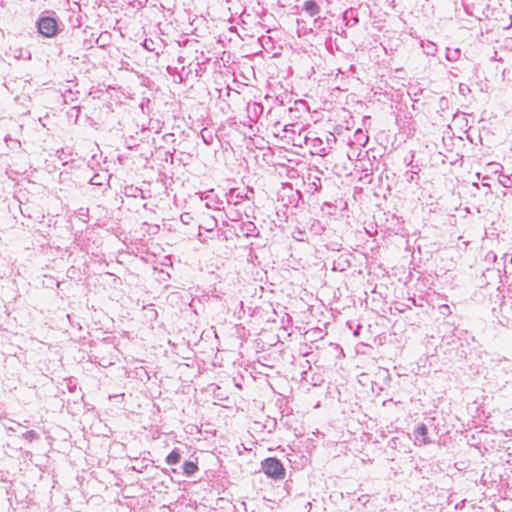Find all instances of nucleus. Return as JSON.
Wrapping results in <instances>:
<instances>
[{"label": "nucleus", "instance_id": "5", "mask_svg": "<svg viewBox=\"0 0 512 512\" xmlns=\"http://www.w3.org/2000/svg\"><path fill=\"white\" fill-rule=\"evenodd\" d=\"M417 433L419 435H421L424 439H423V443L424 444H427L429 443V441L426 439V436H427V433H428V430H427V427L425 425H421L417 428Z\"/></svg>", "mask_w": 512, "mask_h": 512}, {"label": "nucleus", "instance_id": "4", "mask_svg": "<svg viewBox=\"0 0 512 512\" xmlns=\"http://www.w3.org/2000/svg\"><path fill=\"white\" fill-rule=\"evenodd\" d=\"M180 454L177 451H172L166 457V462L169 465H175L180 461Z\"/></svg>", "mask_w": 512, "mask_h": 512}, {"label": "nucleus", "instance_id": "3", "mask_svg": "<svg viewBox=\"0 0 512 512\" xmlns=\"http://www.w3.org/2000/svg\"><path fill=\"white\" fill-rule=\"evenodd\" d=\"M198 470V466L196 463L192 461H185L183 463V471L186 475H192Z\"/></svg>", "mask_w": 512, "mask_h": 512}, {"label": "nucleus", "instance_id": "1", "mask_svg": "<svg viewBox=\"0 0 512 512\" xmlns=\"http://www.w3.org/2000/svg\"><path fill=\"white\" fill-rule=\"evenodd\" d=\"M263 472L271 478L282 479L285 476V468L282 463L274 457L265 459L262 462Z\"/></svg>", "mask_w": 512, "mask_h": 512}, {"label": "nucleus", "instance_id": "2", "mask_svg": "<svg viewBox=\"0 0 512 512\" xmlns=\"http://www.w3.org/2000/svg\"><path fill=\"white\" fill-rule=\"evenodd\" d=\"M38 31L47 38L54 37L58 32L57 21L52 17H43L38 21Z\"/></svg>", "mask_w": 512, "mask_h": 512}]
</instances>
